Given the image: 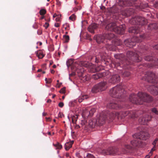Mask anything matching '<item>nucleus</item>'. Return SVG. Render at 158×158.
<instances>
[{
  "mask_svg": "<svg viewBox=\"0 0 158 158\" xmlns=\"http://www.w3.org/2000/svg\"><path fill=\"white\" fill-rule=\"evenodd\" d=\"M138 97L140 99L139 101L136 99V96L134 94H132L130 96L129 99L130 102L132 103L142 104L143 102H148L152 100V98L146 93L139 92L138 94Z\"/></svg>",
  "mask_w": 158,
  "mask_h": 158,
  "instance_id": "f257e3e1",
  "label": "nucleus"
},
{
  "mask_svg": "<svg viewBox=\"0 0 158 158\" xmlns=\"http://www.w3.org/2000/svg\"><path fill=\"white\" fill-rule=\"evenodd\" d=\"M125 29V26L124 24L117 26L115 23H110L107 25L106 29L111 31H114L118 34H122Z\"/></svg>",
  "mask_w": 158,
  "mask_h": 158,
  "instance_id": "f03ea898",
  "label": "nucleus"
},
{
  "mask_svg": "<svg viewBox=\"0 0 158 158\" xmlns=\"http://www.w3.org/2000/svg\"><path fill=\"white\" fill-rule=\"evenodd\" d=\"M122 91L121 86H117L113 87L110 91V94L113 97L119 98L121 95L120 93Z\"/></svg>",
  "mask_w": 158,
  "mask_h": 158,
  "instance_id": "7ed1b4c3",
  "label": "nucleus"
},
{
  "mask_svg": "<svg viewBox=\"0 0 158 158\" xmlns=\"http://www.w3.org/2000/svg\"><path fill=\"white\" fill-rule=\"evenodd\" d=\"M106 82H101L93 88L91 90L92 92L93 93H96L100 91L104 90L106 89Z\"/></svg>",
  "mask_w": 158,
  "mask_h": 158,
  "instance_id": "20e7f679",
  "label": "nucleus"
},
{
  "mask_svg": "<svg viewBox=\"0 0 158 158\" xmlns=\"http://www.w3.org/2000/svg\"><path fill=\"white\" fill-rule=\"evenodd\" d=\"M106 118V116L102 114L98 115L97 119H96L98 124L99 125H103L105 123Z\"/></svg>",
  "mask_w": 158,
  "mask_h": 158,
  "instance_id": "39448f33",
  "label": "nucleus"
},
{
  "mask_svg": "<svg viewBox=\"0 0 158 158\" xmlns=\"http://www.w3.org/2000/svg\"><path fill=\"white\" fill-rule=\"evenodd\" d=\"M139 42V40L138 38L134 37L132 39L131 42H130V41L126 40L125 42L127 46L130 48H131L135 45V42Z\"/></svg>",
  "mask_w": 158,
  "mask_h": 158,
  "instance_id": "423d86ee",
  "label": "nucleus"
},
{
  "mask_svg": "<svg viewBox=\"0 0 158 158\" xmlns=\"http://www.w3.org/2000/svg\"><path fill=\"white\" fill-rule=\"evenodd\" d=\"M114 36V35L113 34H106L105 35H102L99 36L98 38V40H100V41L101 42H103L104 41V39H107L108 40H110L111 38H113Z\"/></svg>",
  "mask_w": 158,
  "mask_h": 158,
  "instance_id": "0eeeda50",
  "label": "nucleus"
},
{
  "mask_svg": "<svg viewBox=\"0 0 158 158\" xmlns=\"http://www.w3.org/2000/svg\"><path fill=\"white\" fill-rule=\"evenodd\" d=\"M127 57L129 58L130 57L132 60H135L137 62L139 61L136 59V58H138V56L136 54H135L132 52L129 51L127 52Z\"/></svg>",
  "mask_w": 158,
  "mask_h": 158,
  "instance_id": "6e6552de",
  "label": "nucleus"
},
{
  "mask_svg": "<svg viewBox=\"0 0 158 158\" xmlns=\"http://www.w3.org/2000/svg\"><path fill=\"white\" fill-rule=\"evenodd\" d=\"M148 90L153 95H156L158 94V87L155 86H150Z\"/></svg>",
  "mask_w": 158,
  "mask_h": 158,
  "instance_id": "1a4fd4ad",
  "label": "nucleus"
},
{
  "mask_svg": "<svg viewBox=\"0 0 158 158\" xmlns=\"http://www.w3.org/2000/svg\"><path fill=\"white\" fill-rule=\"evenodd\" d=\"M102 153L104 155H114L115 153L114 152V148H110L107 150H104L102 151Z\"/></svg>",
  "mask_w": 158,
  "mask_h": 158,
  "instance_id": "9d476101",
  "label": "nucleus"
},
{
  "mask_svg": "<svg viewBox=\"0 0 158 158\" xmlns=\"http://www.w3.org/2000/svg\"><path fill=\"white\" fill-rule=\"evenodd\" d=\"M120 80L119 76L118 75H113L110 80V82L112 83H114L119 81Z\"/></svg>",
  "mask_w": 158,
  "mask_h": 158,
  "instance_id": "9b49d317",
  "label": "nucleus"
},
{
  "mask_svg": "<svg viewBox=\"0 0 158 158\" xmlns=\"http://www.w3.org/2000/svg\"><path fill=\"white\" fill-rule=\"evenodd\" d=\"M97 27V25L95 23H93L89 26L88 28L89 31L92 33H94V30Z\"/></svg>",
  "mask_w": 158,
  "mask_h": 158,
  "instance_id": "f8f14e48",
  "label": "nucleus"
},
{
  "mask_svg": "<svg viewBox=\"0 0 158 158\" xmlns=\"http://www.w3.org/2000/svg\"><path fill=\"white\" fill-rule=\"evenodd\" d=\"M74 141L73 140L70 141L66 142L64 145V148L66 150H68L71 148L72 147V145Z\"/></svg>",
  "mask_w": 158,
  "mask_h": 158,
  "instance_id": "ddd939ff",
  "label": "nucleus"
},
{
  "mask_svg": "<svg viewBox=\"0 0 158 158\" xmlns=\"http://www.w3.org/2000/svg\"><path fill=\"white\" fill-rule=\"evenodd\" d=\"M89 126L92 128H94L97 124V120L96 119L90 120L89 121Z\"/></svg>",
  "mask_w": 158,
  "mask_h": 158,
  "instance_id": "4468645a",
  "label": "nucleus"
},
{
  "mask_svg": "<svg viewBox=\"0 0 158 158\" xmlns=\"http://www.w3.org/2000/svg\"><path fill=\"white\" fill-rule=\"evenodd\" d=\"M89 111L88 108H85L83 110L82 115L85 118L88 117L90 116V112Z\"/></svg>",
  "mask_w": 158,
  "mask_h": 158,
  "instance_id": "2eb2a0df",
  "label": "nucleus"
},
{
  "mask_svg": "<svg viewBox=\"0 0 158 158\" xmlns=\"http://www.w3.org/2000/svg\"><path fill=\"white\" fill-rule=\"evenodd\" d=\"M35 53L36 54V55L39 59H41L43 58L44 56V54L41 51H37L35 52Z\"/></svg>",
  "mask_w": 158,
  "mask_h": 158,
  "instance_id": "dca6fc26",
  "label": "nucleus"
},
{
  "mask_svg": "<svg viewBox=\"0 0 158 158\" xmlns=\"http://www.w3.org/2000/svg\"><path fill=\"white\" fill-rule=\"evenodd\" d=\"M108 106L110 108L114 109H117L118 108L117 104L114 103H110L108 105Z\"/></svg>",
  "mask_w": 158,
  "mask_h": 158,
  "instance_id": "f3484780",
  "label": "nucleus"
},
{
  "mask_svg": "<svg viewBox=\"0 0 158 158\" xmlns=\"http://www.w3.org/2000/svg\"><path fill=\"white\" fill-rule=\"evenodd\" d=\"M89 112H90V116H91L94 114V113L95 112V109L94 108H88Z\"/></svg>",
  "mask_w": 158,
  "mask_h": 158,
  "instance_id": "a211bd4d",
  "label": "nucleus"
},
{
  "mask_svg": "<svg viewBox=\"0 0 158 158\" xmlns=\"http://www.w3.org/2000/svg\"><path fill=\"white\" fill-rule=\"evenodd\" d=\"M53 145L56 147V149H60L62 148V145L58 143H56L55 144H53Z\"/></svg>",
  "mask_w": 158,
  "mask_h": 158,
  "instance_id": "6ab92c4d",
  "label": "nucleus"
},
{
  "mask_svg": "<svg viewBox=\"0 0 158 158\" xmlns=\"http://www.w3.org/2000/svg\"><path fill=\"white\" fill-rule=\"evenodd\" d=\"M63 37V40L64 42L67 43L69 42V35H64Z\"/></svg>",
  "mask_w": 158,
  "mask_h": 158,
  "instance_id": "aec40b11",
  "label": "nucleus"
},
{
  "mask_svg": "<svg viewBox=\"0 0 158 158\" xmlns=\"http://www.w3.org/2000/svg\"><path fill=\"white\" fill-rule=\"evenodd\" d=\"M63 27H64L65 30H69V24L68 23H66L64 24L63 25Z\"/></svg>",
  "mask_w": 158,
  "mask_h": 158,
  "instance_id": "412c9836",
  "label": "nucleus"
},
{
  "mask_svg": "<svg viewBox=\"0 0 158 158\" xmlns=\"http://www.w3.org/2000/svg\"><path fill=\"white\" fill-rule=\"evenodd\" d=\"M46 12V11L45 9H42L40 10L39 11V13L40 15H45Z\"/></svg>",
  "mask_w": 158,
  "mask_h": 158,
  "instance_id": "4be33fe9",
  "label": "nucleus"
},
{
  "mask_svg": "<svg viewBox=\"0 0 158 158\" xmlns=\"http://www.w3.org/2000/svg\"><path fill=\"white\" fill-rule=\"evenodd\" d=\"M76 16L74 14L72 15L69 17V19L72 21H74L76 19Z\"/></svg>",
  "mask_w": 158,
  "mask_h": 158,
  "instance_id": "5701e85b",
  "label": "nucleus"
},
{
  "mask_svg": "<svg viewBox=\"0 0 158 158\" xmlns=\"http://www.w3.org/2000/svg\"><path fill=\"white\" fill-rule=\"evenodd\" d=\"M152 59V57L150 56H147L145 58V59L147 61H151Z\"/></svg>",
  "mask_w": 158,
  "mask_h": 158,
  "instance_id": "b1692460",
  "label": "nucleus"
},
{
  "mask_svg": "<svg viewBox=\"0 0 158 158\" xmlns=\"http://www.w3.org/2000/svg\"><path fill=\"white\" fill-rule=\"evenodd\" d=\"M86 158H94V157L93 155L89 153H87Z\"/></svg>",
  "mask_w": 158,
  "mask_h": 158,
  "instance_id": "393cba45",
  "label": "nucleus"
},
{
  "mask_svg": "<svg viewBox=\"0 0 158 158\" xmlns=\"http://www.w3.org/2000/svg\"><path fill=\"white\" fill-rule=\"evenodd\" d=\"M129 32H132V33H136V31H135L134 29V28L132 27L130 28L129 30Z\"/></svg>",
  "mask_w": 158,
  "mask_h": 158,
  "instance_id": "a878e982",
  "label": "nucleus"
},
{
  "mask_svg": "<svg viewBox=\"0 0 158 158\" xmlns=\"http://www.w3.org/2000/svg\"><path fill=\"white\" fill-rule=\"evenodd\" d=\"M78 100V101L79 102H81L83 100V98H82V95H81L77 99Z\"/></svg>",
  "mask_w": 158,
  "mask_h": 158,
  "instance_id": "bb28decb",
  "label": "nucleus"
},
{
  "mask_svg": "<svg viewBox=\"0 0 158 158\" xmlns=\"http://www.w3.org/2000/svg\"><path fill=\"white\" fill-rule=\"evenodd\" d=\"M61 15H58L56 17L55 20L56 22H59L60 21Z\"/></svg>",
  "mask_w": 158,
  "mask_h": 158,
  "instance_id": "cd10ccee",
  "label": "nucleus"
},
{
  "mask_svg": "<svg viewBox=\"0 0 158 158\" xmlns=\"http://www.w3.org/2000/svg\"><path fill=\"white\" fill-rule=\"evenodd\" d=\"M152 111L155 113L156 114H158V111L155 108H153L152 109Z\"/></svg>",
  "mask_w": 158,
  "mask_h": 158,
  "instance_id": "c85d7f7f",
  "label": "nucleus"
},
{
  "mask_svg": "<svg viewBox=\"0 0 158 158\" xmlns=\"http://www.w3.org/2000/svg\"><path fill=\"white\" fill-rule=\"evenodd\" d=\"M65 87H64L62 88L60 91V93L64 94L65 92Z\"/></svg>",
  "mask_w": 158,
  "mask_h": 158,
  "instance_id": "c756f323",
  "label": "nucleus"
},
{
  "mask_svg": "<svg viewBox=\"0 0 158 158\" xmlns=\"http://www.w3.org/2000/svg\"><path fill=\"white\" fill-rule=\"evenodd\" d=\"M82 97L83 99V100H84L85 99H87L89 98V96L87 95L82 94Z\"/></svg>",
  "mask_w": 158,
  "mask_h": 158,
  "instance_id": "7c9ffc66",
  "label": "nucleus"
},
{
  "mask_svg": "<svg viewBox=\"0 0 158 158\" xmlns=\"http://www.w3.org/2000/svg\"><path fill=\"white\" fill-rule=\"evenodd\" d=\"M158 139L157 138H156L155 140L152 143V144L154 146H155L156 144V143L158 141Z\"/></svg>",
  "mask_w": 158,
  "mask_h": 158,
  "instance_id": "2f4dec72",
  "label": "nucleus"
},
{
  "mask_svg": "<svg viewBox=\"0 0 158 158\" xmlns=\"http://www.w3.org/2000/svg\"><path fill=\"white\" fill-rule=\"evenodd\" d=\"M100 77L99 76L98 74H97L94 75L93 77L95 79H98Z\"/></svg>",
  "mask_w": 158,
  "mask_h": 158,
  "instance_id": "473e14b6",
  "label": "nucleus"
},
{
  "mask_svg": "<svg viewBox=\"0 0 158 158\" xmlns=\"http://www.w3.org/2000/svg\"><path fill=\"white\" fill-rule=\"evenodd\" d=\"M58 116L59 117L61 118L64 116V115L62 113H61L60 112L58 114Z\"/></svg>",
  "mask_w": 158,
  "mask_h": 158,
  "instance_id": "72a5a7b5",
  "label": "nucleus"
},
{
  "mask_svg": "<svg viewBox=\"0 0 158 158\" xmlns=\"http://www.w3.org/2000/svg\"><path fill=\"white\" fill-rule=\"evenodd\" d=\"M64 104L63 102H60L58 104V106L60 107H62L63 106Z\"/></svg>",
  "mask_w": 158,
  "mask_h": 158,
  "instance_id": "f704fd0d",
  "label": "nucleus"
},
{
  "mask_svg": "<svg viewBox=\"0 0 158 158\" xmlns=\"http://www.w3.org/2000/svg\"><path fill=\"white\" fill-rule=\"evenodd\" d=\"M49 24L48 23H45L44 26L46 29H47L49 26Z\"/></svg>",
  "mask_w": 158,
  "mask_h": 158,
  "instance_id": "c9c22d12",
  "label": "nucleus"
},
{
  "mask_svg": "<svg viewBox=\"0 0 158 158\" xmlns=\"http://www.w3.org/2000/svg\"><path fill=\"white\" fill-rule=\"evenodd\" d=\"M144 19L143 18H139L138 19V21H139V23H141V20H144Z\"/></svg>",
  "mask_w": 158,
  "mask_h": 158,
  "instance_id": "e433bc0d",
  "label": "nucleus"
},
{
  "mask_svg": "<svg viewBox=\"0 0 158 158\" xmlns=\"http://www.w3.org/2000/svg\"><path fill=\"white\" fill-rule=\"evenodd\" d=\"M54 26L56 27H59L60 26V24L58 23H56L54 24Z\"/></svg>",
  "mask_w": 158,
  "mask_h": 158,
  "instance_id": "4c0bfd02",
  "label": "nucleus"
},
{
  "mask_svg": "<svg viewBox=\"0 0 158 158\" xmlns=\"http://www.w3.org/2000/svg\"><path fill=\"white\" fill-rule=\"evenodd\" d=\"M155 23H152V24H150L149 26L150 27H154V26H155Z\"/></svg>",
  "mask_w": 158,
  "mask_h": 158,
  "instance_id": "58836bf2",
  "label": "nucleus"
},
{
  "mask_svg": "<svg viewBox=\"0 0 158 158\" xmlns=\"http://www.w3.org/2000/svg\"><path fill=\"white\" fill-rule=\"evenodd\" d=\"M57 16V15L56 14H55L53 15V18H54L55 17H56Z\"/></svg>",
  "mask_w": 158,
  "mask_h": 158,
  "instance_id": "ea45409f",
  "label": "nucleus"
},
{
  "mask_svg": "<svg viewBox=\"0 0 158 158\" xmlns=\"http://www.w3.org/2000/svg\"><path fill=\"white\" fill-rule=\"evenodd\" d=\"M155 146H154V147L152 149L151 151H154L155 150L156 148H155Z\"/></svg>",
  "mask_w": 158,
  "mask_h": 158,
  "instance_id": "a19ab883",
  "label": "nucleus"
},
{
  "mask_svg": "<svg viewBox=\"0 0 158 158\" xmlns=\"http://www.w3.org/2000/svg\"><path fill=\"white\" fill-rule=\"evenodd\" d=\"M48 83H50L51 82V79H48Z\"/></svg>",
  "mask_w": 158,
  "mask_h": 158,
  "instance_id": "79ce46f5",
  "label": "nucleus"
},
{
  "mask_svg": "<svg viewBox=\"0 0 158 158\" xmlns=\"http://www.w3.org/2000/svg\"><path fill=\"white\" fill-rule=\"evenodd\" d=\"M65 156L66 157H68L69 156V154L68 153H66Z\"/></svg>",
  "mask_w": 158,
  "mask_h": 158,
  "instance_id": "37998d69",
  "label": "nucleus"
},
{
  "mask_svg": "<svg viewBox=\"0 0 158 158\" xmlns=\"http://www.w3.org/2000/svg\"><path fill=\"white\" fill-rule=\"evenodd\" d=\"M37 44H39L40 45H41L42 44V43L41 42H38Z\"/></svg>",
  "mask_w": 158,
  "mask_h": 158,
  "instance_id": "c03bdc74",
  "label": "nucleus"
},
{
  "mask_svg": "<svg viewBox=\"0 0 158 158\" xmlns=\"http://www.w3.org/2000/svg\"><path fill=\"white\" fill-rule=\"evenodd\" d=\"M45 81H46V83H48V81H47V78H46L45 79Z\"/></svg>",
  "mask_w": 158,
  "mask_h": 158,
  "instance_id": "a18cd8bd",
  "label": "nucleus"
},
{
  "mask_svg": "<svg viewBox=\"0 0 158 158\" xmlns=\"http://www.w3.org/2000/svg\"><path fill=\"white\" fill-rule=\"evenodd\" d=\"M42 71V70L41 69H39L38 70H37V72H41V71Z\"/></svg>",
  "mask_w": 158,
  "mask_h": 158,
  "instance_id": "49530a36",
  "label": "nucleus"
},
{
  "mask_svg": "<svg viewBox=\"0 0 158 158\" xmlns=\"http://www.w3.org/2000/svg\"><path fill=\"white\" fill-rule=\"evenodd\" d=\"M44 18V16H42L40 18V19H43Z\"/></svg>",
  "mask_w": 158,
  "mask_h": 158,
  "instance_id": "de8ad7c7",
  "label": "nucleus"
},
{
  "mask_svg": "<svg viewBox=\"0 0 158 158\" xmlns=\"http://www.w3.org/2000/svg\"><path fill=\"white\" fill-rule=\"evenodd\" d=\"M134 142H136V140H134L132 141L131 142H132V143H134Z\"/></svg>",
  "mask_w": 158,
  "mask_h": 158,
  "instance_id": "09e8293b",
  "label": "nucleus"
},
{
  "mask_svg": "<svg viewBox=\"0 0 158 158\" xmlns=\"http://www.w3.org/2000/svg\"><path fill=\"white\" fill-rule=\"evenodd\" d=\"M117 56H118V55H114V56H115V57L116 58H117V59L118 58V57H117Z\"/></svg>",
  "mask_w": 158,
  "mask_h": 158,
  "instance_id": "8fccbe9b",
  "label": "nucleus"
},
{
  "mask_svg": "<svg viewBox=\"0 0 158 158\" xmlns=\"http://www.w3.org/2000/svg\"><path fill=\"white\" fill-rule=\"evenodd\" d=\"M56 66L55 65H54L53 66V68H55L56 67Z\"/></svg>",
  "mask_w": 158,
  "mask_h": 158,
  "instance_id": "3c124183",
  "label": "nucleus"
},
{
  "mask_svg": "<svg viewBox=\"0 0 158 158\" xmlns=\"http://www.w3.org/2000/svg\"><path fill=\"white\" fill-rule=\"evenodd\" d=\"M74 2L76 4H77L78 3L75 1H74Z\"/></svg>",
  "mask_w": 158,
  "mask_h": 158,
  "instance_id": "603ef678",
  "label": "nucleus"
},
{
  "mask_svg": "<svg viewBox=\"0 0 158 158\" xmlns=\"http://www.w3.org/2000/svg\"><path fill=\"white\" fill-rule=\"evenodd\" d=\"M152 77H153V76H154H154H155V75H154V74L153 73H152Z\"/></svg>",
  "mask_w": 158,
  "mask_h": 158,
  "instance_id": "864d4df0",
  "label": "nucleus"
},
{
  "mask_svg": "<svg viewBox=\"0 0 158 158\" xmlns=\"http://www.w3.org/2000/svg\"><path fill=\"white\" fill-rule=\"evenodd\" d=\"M55 97V95H53V96H52V98H54Z\"/></svg>",
  "mask_w": 158,
  "mask_h": 158,
  "instance_id": "5fc2aeb1",
  "label": "nucleus"
},
{
  "mask_svg": "<svg viewBox=\"0 0 158 158\" xmlns=\"http://www.w3.org/2000/svg\"><path fill=\"white\" fill-rule=\"evenodd\" d=\"M65 97L64 96H63L62 98L63 99H64Z\"/></svg>",
  "mask_w": 158,
  "mask_h": 158,
  "instance_id": "6e6d98bb",
  "label": "nucleus"
},
{
  "mask_svg": "<svg viewBox=\"0 0 158 158\" xmlns=\"http://www.w3.org/2000/svg\"><path fill=\"white\" fill-rule=\"evenodd\" d=\"M65 34H67L68 33V32L67 31H66L65 32Z\"/></svg>",
  "mask_w": 158,
  "mask_h": 158,
  "instance_id": "4d7b16f0",
  "label": "nucleus"
},
{
  "mask_svg": "<svg viewBox=\"0 0 158 158\" xmlns=\"http://www.w3.org/2000/svg\"><path fill=\"white\" fill-rule=\"evenodd\" d=\"M42 73H43V74L45 73V71H43Z\"/></svg>",
  "mask_w": 158,
  "mask_h": 158,
  "instance_id": "13d9d810",
  "label": "nucleus"
},
{
  "mask_svg": "<svg viewBox=\"0 0 158 158\" xmlns=\"http://www.w3.org/2000/svg\"><path fill=\"white\" fill-rule=\"evenodd\" d=\"M146 158H149L148 156H147L146 157Z\"/></svg>",
  "mask_w": 158,
  "mask_h": 158,
  "instance_id": "bf43d9fd",
  "label": "nucleus"
},
{
  "mask_svg": "<svg viewBox=\"0 0 158 158\" xmlns=\"http://www.w3.org/2000/svg\"><path fill=\"white\" fill-rule=\"evenodd\" d=\"M54 72V71L53 70V71H52L51 73H53Z\"/></svg>",
  "mask_w": 158,
  "mask_h": 158,
  "instance_id": "052dcab7",
  "label": "nucleus"
},
{
  "mask_svg": "<svg viewBox=\"0 0 158 158\" xmlns=\"http://www.w3.org/2000/svg\"><path fill=\"white\" fill-rule=\"evenodd\" d=\"M128 73V75H129L130 74H129V73Z\"/></svg>",
  "mask_w": 158,
  "mask_h": 158,
  "instance_id": "680f3d73",
  "label": "nucleus"
},
{
  "mask_svg": "<svg viewBox=\"0 0 158 158\" xmlns=\"http://www.w3.org/2000/svg\"><path fill=\"white\" fill-rule=\"evenodd\" d=\"M53 121H54V122H55L56 121V120H55V119H54V120H53Z\"/></svg>",
  "mask_w": 158,
  "mask_h": 158,
  "instance_id": "e2e57ef3",
  "label": "nucleus"
},
{
  "mask_svg": "<svg viewBox=\"0 0 158 158\" xmlns=\"http://www.w3.org/2000/svg\"><path fill=\"white\" fill-rule=\"evenodd\" d=\"M49 134H50V132H49V133H48Z\"/></svg>",
  "mask_w": 158,
  "mask_h": 158,
  "instance_id": "0e129e2a",
  "label": "nucleus"
},
{
  "mask_svg": "<svg viewBox=\"0 0 158 158\" xmlns=\"http://www.w3.org/2000/svg\"><path fill=\"white\" fill-rule=\"evenodd\" d=\"M149 78H150V79H151V77H149Z\"/></svg>",
  "mask_w": 158,
  "mask_h": 158,
  "instance_id": "69168bd1",
  "label": "nucleus"
},
{
  "mask_svg": "<svg viewBox=\"0 0 158 158\" xmlns=\"http://www.w3.org/2000/svg\"><path fill=\"white\" fill-rule=\"evenodd\" d=\"M59 80H57V82H59Z\"/></svg>",
  "mask_w": 158,
  "mask_h": 158,
  "instance_id": "338daca9",
  "label": "nucleus"
},
{
  "mask_svg": "<svg viewBox=\"0 0 158 158\" xmlns=\"http://www.w3.org/2000/svg\"><path fill=\"white\" fill-rule=\"evenodd\" d=\"M44 113H43V115H44Z\"/></svg>",
  "mask_w": 158,
  "mask_h": 158,
  "instance_id": "774afa93",
  "label": "nucleus"
}]
</instances>
